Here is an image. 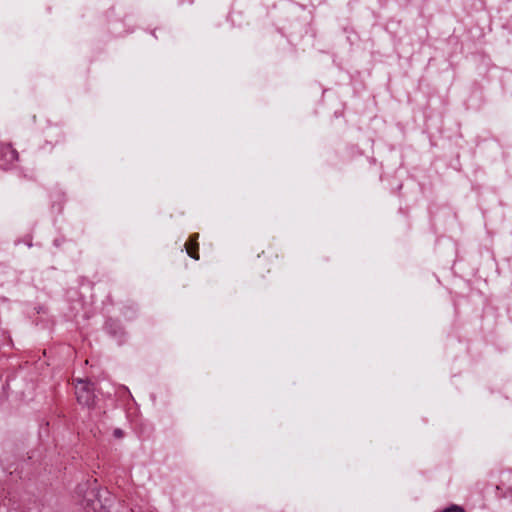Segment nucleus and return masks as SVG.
I'll return each instance as SVG.
<instances>
[{
    "mask_svg": "<svg viewBox=\"0 0 512 512\" xmlns=\"http://www.w3.org/2000/svg\"><path fill=\"white\" fill-rule=\"evenodd\" d=\"M75 394L80 405L92 407L95 404L93 384L85 380H77Z\"/></svg>",
    "mask_w": 512,
    "mask_h": 512,
    "instance_id": "f257e3e1",
    "label": "nucleus"
},
{
    "mask_svg": "<svg viewBox=\"0 0 512 512\" xmlns=\"http://www.w3.org/2000/svg\"><path fill=\"white\" fill-rule=\"evenodd\" d=\"M18 160V152L10 145H0V168L9 169Z\"/></svg>",
    "mask_w": 512,
    "mask_h": 512,
    "instance_id": "f03ea898",
    "label": "nucleus"
},
{
    "mask_svg": "<svg viewBox=\"0 0 512 512\" xmlns=\"http://www.w3.org/2000/svg\"><path fill=\"white\" fill-rule=\"evenodd\" d=\"M198 238V234L192 235L189 239V241L185 244V248L187 251V254L192 257L195 260L199 259V254L197 251H194V247L197 248L198 245L196 243V240Z\"/></svg>",
    "mask_w": 512,
    "mask_h": 512,
    "instance_id": "7ed1b4c3",
    "label": "nucleus"
},
{
    "mask_svg": "<svg viewBox=\"0 0 512 512\" xmlns=\"http://www.w3.org/2000/svg\"><path fill=\"white\" fill-rule=\"evenodd\" d=\"M105 328L113 336H117L118 334L122 335L120 327L112 320H109L105 324Z\"/></svg>",
    "mask_w": 512,
    "mask_h": 512,
    "instance_id": "20e7f679",
    "label": "nucleus"
},
{
    "mask_svg": "<svg viewBox=\"0 0 512 512\" xmlns=\"http://www.w3.org/2000/svg\"><path fill=\"white\" fill-rule=\"evenodd\" d=\"M441 512H466L464 508L459 505H450L449 507L443 509Z\"/></svg>",
    "mask_w": 512,
    "mask_h": 512,
    "instance_id": "39448f33",
    "label": "nucleus"
},
{
    "mask_svg": "<svg viewBox=\"0 0 512 512\" xmlns=\"http://www.w3.org/2000/svg\"><path fill=\"white\" fill-rule=\"evenodd\" d=\"M113 435L114 437L116 438H122L123 437V431L119 428H116L114 431H113Z\"/></svg>",
    "mask_w": 512,
    "mask_h": 512,
    "instance_id": "423d86ee",
    "label": "nucleus"
}]
</instances>
